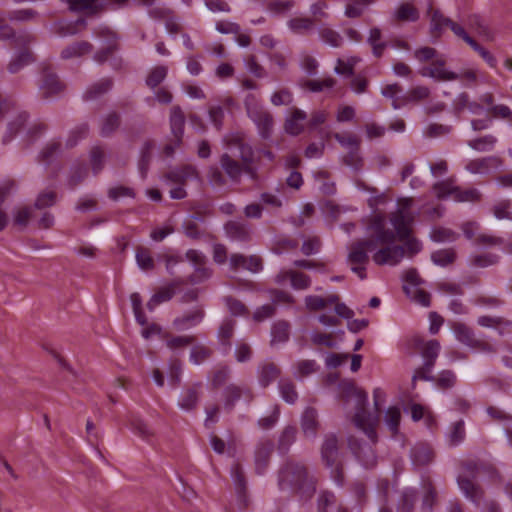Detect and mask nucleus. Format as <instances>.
<instances>
[{
	"mask_svg": "<svg viewBox=\"0 0 512 512\" xmlns=\"http://www.w3.org/2000/svg\"><path fill=\"white\" fill-rule=\"evenodd\" d=\"M277 482L280 490H291L305 500L311 499L317 488V479L309 475L307 467L290 458L280 466Z\"/></svg>",
	"mask_w": 512,
	"mask_h": 512,
	"instance_id": "obj_1",
	"label": "nucleus"
},
{
	"mask_svg": "<svg viewBox=\"0 0 512 512\" xmlns=\"http://www.w3.org/2000/svg\"><path fill=\"white\" fill-rule=\"evenodd\" d=\"M130 0H74L69 8L73 12H85L96 16L109 10H117L128 5Z\"/></svg>",
	"mask_w": 512,
	"mask_h": 512,
	"instance_id": "obj_2",
	"label": "nucleus"
},
{
	"mask_svg": "<svg viewBox=\"0 0 512 512\" xmlns=\"http://www.w3.org/2000/svg\"><path fill=\"white\" fill-rule=\"evenodd\" d=\"M456 339L473 349L480 350L486 353H493L496 351L494 345L484 339V335L477 336L475 331L464 323H456L453 327Z\"/></svg>",
	"mask_w": 512,
	"mask_h": 512,
	"instance_id": "obj_3",
	"label": "nucleus"
},
{
	"mask_svg": "<svg viewBox=\"0 0 512 512\" xmlns=\"http://www.w3.org/2000/svg\"><path fill=\"white\" fill-rule=\"evenodd\" d=\"M246 111L248 117L256 125L259 136L264 140L270 139L274 128L272 114L257 103H246Z\"/></svg>",
	"mask_w": 512,
	"mask_h": 512,
	"instance_id": "obj_4",
	"label": "nucleus"
},
{
	"mask_svg": "<svg viewBox=\"0 0 512 512\" xmlns=\"http://www.w3.org/2000/svg\"><path fill=\"white\" fill-rule=\"evenodd\" d=\"M464 467L465 470L468 472V475L458 476V486L467 499L478 505L483 497V490L474 481V478L476 477V474L478 472L477 464L475 462L470 461L466 463Z\"/></svg>",
	"mask_w": 512,
	"mask_h": 512,
	"instance_id": "obj_5",
	"label": "nucleus"
},
{
	"mask_svg": "<svg viewBox=\"0 0 512 512\" xmlns=\"http://www.w3.org/2000/svg\"><path fill=\"white\" fill-rule=\"evenodd\" d=\"M224 232L231 242L248 244L253 239L252 225L245 220H229L224 224Z\"/></svg>",
	"mask_w": 512,
	"mask_h": 512,
	"instance_id": "obj_6",
	"label": "nucleus"
},
{
	"mask_svg": "<svg viewBox=\"0 0 512 512\" xmlns=\"http://www.w3.org/2000/svg\"><path fill=\"white\" fill-rule=\"evenodd\" d=\"M244 398L248 403L254 399V394L249 387L239 386L235 383H230L222 391L223 408L226 412L230 413L234 410L236 403Z\"/></svg>",
	"mask_w": 512,
	"mask_h": 512,
	"instance_id": "obj_7",
	"label": "nucleus"
},
{
	"mask_svg": "<svg viewBox=\"0 0 512 512\" xmlns=\"http://www.w3.org/2000/svg\"><path fill=\"white\" fill-rule=\"evenodd\" d=\"M202 391L203 383L200 381L186 385L179 395L177 402L178 407L185 412L194 411L199 405Z\"/></svg>",
	"mask_w": 512,
	"mask_h": 512,
	"instance_id": "obj_8",
	"label": "nucleus"
},
{
	"mask_svg": "<svg viewBox=\"0 0 512 512\" xmlns=\"http://www.w3.org/2000/svg\"><path fill=\"white\" fill-rule=\"evenodd\" d=\"M377 248L376 241L373 239H361L353 242L349 247L347 262L350 264H368V252H373Z\"/></svg>",
	"mask_w": 512,
	"mask_h": 512,
	"instance_id": "obj_9",
	"label": "nucleus"
},
{
	"mask_svg": "<svg viewBox=\"0 0 512 512\" xmlns=\"http://www.w3.org/2000/svg\"><path fill=\"white\" fill-rule=\"evenodd\" d=\"M274 448V442L268 438L260 439L256 443L254 450V465L256 474L263 475L266 472Z\"/></svg>",
	"mask_w": 512,
	"mask_h": 512,
	"instance_id": "obj_10",
	"label": "nucleus"
},
{
	"mask_svg": "<svg viewBox=\"0 0 512 512\" xmlns=\"http://www.w3.org/2000/svg\"><path fill=\"white\" fill-rule=\"evenodd\" d=\"M65 89V84L60 81L58 75L49 68L42 71V82L39 85L41 98L49 100L58 96Z\"/></svg>",
	"mask_w": 512,
	"mask_h": 512,
	"instance_id": "obj_11",
	"label": "nucleus"
},
{
	"mask_svg": "<svg viewBox=\"0 0 512 512\" xmlns=\"http://www.w3.org/2000/svg\"><path fill=\"white\" fill-rule=\"evenodd\" d=\"M231 478L237 496L239 509H246L249 505V495L247 490V480L241 464L235 463L231 467Z\"/></svg>",
	"mask_w": 512,
	"mask_h": 512,
	"instance_id": "obj_12",
	"label": "nucleus"
},
{
	"mask_svg": "<svg viewBox=\"0 0 512 512\" xmlns=\"http://www.w3.org/2000/svg\"><path fill=\"white\" fill-rule=\"evenodd\" d=\"M385 247L378 249L372 256L376 265L395 266L401 262L405 255L404 247L400 245L384 244Z\"/></svg>",
	"mask_w": 512,
	"mask_h": 512,
	"instance_id": "obj_13",
	"label": "nucleus"
},
{
	"mask_svg": "<svg viewBox=\"0 0 512 512\" xmlns=\"http://www.w3.org/2000/svg\"><path fill=\"white\" fill-rule=\"evenodd\" d=\"M354 424L361 429L372 443L377 442L375 426L378 421L377 415H372L366 408H358L353 417Z\"/></svg>",
	"mask_w": 512,
	"mask_h": 512,
	"instance_id": "obj_14",
	"label": "nucleus"
},
{
	"mask_svg": "<svg viewBox=\"0 0 512 512\" xmlns=\"http://www.w3.org/2000/svg\"><path fill=\"white\" fill-rule=\"evenodd\" d=\"M354 424L361 429L372 443L377 442L375 426L378 421L377 415H372L366 408H358L353 417Z\"/></svg>",
	"mask_w": 512,
	"mask_h": 512,
	"instance_id": "obj_15",
	"label": "nucleus"
},
{
	"mask_svg": "<svg viewBox=\"0 0 512 512\" xmlns=\"http://www.w3.org/2000/svg\"><path fill=\"white\" fill-rule=\"evenodd\" d=\"M368 230L373 231L368 239L376 241V246L378 244H393L396 240L394 231L385 227V220L381 215H375L372 218Z\"/></svg>",
	"mask_w": 512,
	"mask_h": 512,
	"instance_id": "obj_16",
	"label": "nucleus"
},
{
	"mask_svg": "<svg viewBox=\"0 0 512 512\" xmlns=\"http://www.w3.org/2000/svg\"><path fill=\"white\" fill-rule=\"evenodd\" d=\"M205 317V311L202 307L197 306L190 311L177 316L172 321L173 328L178 332H183L198 326Z\"/></svg>",
	"mask_w": 512,
	"mask_h": 512,
	"instance_id": "obj_17",
	"label": "nucleus"
},
{
	"mask_svg": "<svg viewBox=\"0 0 512 512\" xmlns=\"http://www.w3.org/2000/svg\"><path fill=\"white\" fill-rule=\"evenodd\" d=\"M230 268L232 270H247L252 273H259L263 270V261L259 256H245L240 253H234L229 259Z\"/></svg>",
	"mask_w": 512,
	"mask_h": 512,
	"instance_id": "obj_18",
	"label": "nucleus"
},
{
	"mask_svg": "<svg viewBox=\"0 0 512 512\" xmlns=\"http://www.w3.org/2000/svg\"><path fill=\"white\" fill-rule=\"evenodd\" d=\"M321 459L325 467H331L339 459V441L335 434H326L321 445Z\"/></svg>",
	"mask_w": 512,
	"mask_h": 512,
	"instance_id": "obj_19",
	"label": "nucleus"
},
{
	"mask_svg": "<svg viewBox=\"0 0 512 512\" xmlns=\"http://www.w3.org/2000/svg\"><path fill=\"white\" fill-rule=\"evenodd\" d=\"M186 118L182 108L179 105L173 106L170 109L169 125L171 134L174 137V142L180 146L184 136Z\"/></svg>",
	"mask_w": 512,
	"mask_h": 512,
	"instance_id": "obj_20",
	"label": "nucleus"
},
{
	"mask_svg": "<svg viewBox=\"0 0 512 512\" xmlns=\"http://www.w3.org/2000/svg\"><path fill=\"white\" fill-rule=\"evenodd\" d=\"M420 74L424 77H431L440 81H452L459 79V75L445 68V60L438 59L433 62L432 67H424Z\"/></svg>",
	"mask_w": 512,
	"mask_h": 512,
	"instance_id": "obj_21",
	"label": "nucleus"
},
{
	"mask_svg": "<svg viewBox=\"0 0 512 512\" xmlns=\"http://www.w3.org/2000/svg\"><path fill=\"white\" fill-rule=\"evenodd\" d=\"M120 43L108 44L105 47L97 50L93 55V60L99 65H103L111 59L110 63L113 69H120L123 64L121 57H114L113 55L120 50Z\"/></svg>",
	"mask_w": 512,
	"mask_h": 512,
	"instance_id": "obj_22",
	"label": "nucleus"
},
{
	"mask_svg": "<svg viewBox=\"0 0 512 512\" xmlns=\"http://www.w3.org/2000/svg\"><path fill=\"white\" fill-rule=\"evenodd\" d=\"M300 424L304 436L314 439L320 426L317 410L313 407H306L301 415Z\"/></svg>",
	"mask_w": 512,
	"mask_h": 512,
	"instance_id": "obj_23",
	"label": "nucleus"
},
{
	"mask_svg": "<svg viewBox=\"0 0 512 512\" xmlns=\"http://www.w3.org/2000/svg\"><path fill=\"white\" fill-rule=\"evenodd\" d=\"M256 373L259 385L267 388L280 377L281 369L273 362H263L258 365Z\"/></svg>",
	"mask_w": 512,
	"mask_h": 512,
	"instance_id": "obj_24",
	"label": "nucleus"
},
{
	"mask_svg": "<svg viewBox=\"0 0 512 512\" xmlns=\"http://www.w3.org/2000/svg\"><path fill=\"white\" fill-rule=\"evenodd\" d=\"M412 465L420 468L429 465L434 459V452L430 446L424 443L415 444L409 452Z\"/></svg>",
	"mask_w": 512,
	"mask_h": 512,
	"instance_id": "obj_25",
	"label": "nucleus"
},
{
	"mask_svg": "<svg viewBox=\"0 0 512 512\" xmlns=\"http://www.w3.org/2000/svg\"><path fill=\"white\" fill-rule=\"evenodd\" d=\"M235 325L236 323L234 320L225 319L218 328L217 340L223 355L229 354L231 350V339L234 335Z\"/></svg>",
	"mask_w": 512,
	"mask_h": 512,
	"instance_id": "obj_26",
	"label": "nucleus"
},
{
	"mask_svg": "<svg viewBox=\"0 0 512 512\" xmlns=\"http://www.w3.org/2000/svg\"><path fill=\"white\" fill-rule=\"evenodd\" d=\"M339 388L346 398H355L356 407L366 408L368 405V394L363 389L358 388L353 381L343 380L339 384Z\"/></svg>",
	"mask_w": 512,
	"mask_h": 512,
	"instance_id": "obj_27",
	"label": "nucleus"
},
{
	"mask_svg": "<svg viewBox=\"0 0 512 512\" xmlns=\"http://www.w3.org/2000/svg\"><path fill=\"white\" fill-rule=\"evenodd\" d=\"M502 165V160L496 156H488L484 158L471 160L466 169L473 174L489 173L492 169H496Z\"/></svg>",
	"mask_w": 512,
	"mask_h": 512,
	"instance_id": "obj_28",
	"label": "nucleus"
},
{
	"mask_svg": "<svg viewBox=\"0 0 512 512\" xmlns=\"http://www.w3.org/2000/svg\"><path fill=\"white\" fill-rule=\"evenodd\" d=\"M221 169L226 173L229 179L234 183H239L244 173V167L240 162L233 159L228 153L221 155L219 160Z\"/></svg>",
	"mask_w": 512,
	"mask_h": 512,
	"instance_id": "obj_29",
	"label": "nucleus"
},
{
	"mask_svg": "<svg viewBox=\"0 0 512 512\" xmlns=\"http://www.w3.org/2000/svg\"><path fill=\"white\" fill-rule=\"evenodd\" d=\"M113 87V80L110 77H105L97 82L89 85L82 95L84 101H93L101 98Z\"/></svg>",
	"mask_w": 512,
	"mask_h": 512,
	"instance_id": "obj_30",
	"label": "nucleus"
},
{
	"mask_svg": "<svg viewBox=\"0 0 512 512\" xmlns=\"http://www.w3.org/2000/svg\"><path fill=\"white\" fill-rule=\"evenodd\" d=\"M305 120H307L306 112L299 108H293L291 115L285 120V132L292 136H298L304 130L303 122Z\"/></svg>",
	"mask_w": 512,
	"mask_h": 512,
	"instance_id": "obj_31",
	"label": "nucleus"
},
{
	"mask_svg": "<svg viewBox=\"0 0 512 512\" xmlns=\"http://www.w3.org/2000/svg\"><path fill=\"white\" fill-rule=\"evenodd\" d=\"M240 159L241 164L244 167V173L248 175L251 180L256 181L258 179V168L254 165V150L248 145L241 143L240 144Z\"/></svg>",
	"mask_w": 512,
	"mask_h": 512,
	"instance_id": "obj_32",
	"label": "nucleus"
},
{
	"mask_svg": "<svg viewBox=\"0 0 512 512\" xmlns=\"http://www.w3.org/2000/svg\"><path fill=\"white\" fill-rule=\"evenodd\" d=\"M422 489L423 495L420 512H433V509L438 502V492L429 478L423 480Z\"/></svg>",
	"mask_w": 512,
	"mask_h": 512,
	"instance_id": "obj_33",
	"label": "nucleus"
},
{
	"mask_svg": "<svg viewBox=\"0 0 512 512\" xmlns=\"http://www.w3.org/2000/svg\"><path fill=\"white\" fill-rule=\"evenodd\" d=\"M297 427L295 425H287L280 432L277 442V451L281 456L287 455L291 446L297 438Z\"/></svg>",
	"mask_w": 512,
	"mask_h": 512,
	"instance_id": "obj_34",
	"label": "nucleus"
},
{
	"mask_svg": "<svg viewBox=\"0 0 512 512\" xmlns=\"http://www.w3.org/2000/svg\"><path fill=\"white\" fill-rule=\"evenodd\" d=\"M121 125V115L116 111H110L100 120L99 134L103 138L112 136Z\"/></svg>",
	"mask_w": 512,
	"mask_h": 512,
	"instance_id": "obj_35",
	"label": "nucleus"
},
{
	"mask_svg": "<svg viewBox=\"0 0 512 512\" xmlns=\"http://www.w3.org/2000/svg\"><path fill=\"white\" fill-rule=\"evenodd\" d=\"M290 338V324L286 320H277L271 326V346L286 343Z\"/></svg>",
	"mask_w": 512,
	"mask_h": 512,
	"instance_id": "obj_36",
	"label": "nucleus"
},
{
	"mask_svg": "<svg viewBox=\"0 0 512 512\" xmlns=\"http://www.w3.org/2000/svg\"><path fill=\"white\" fill-rule=\"evenodd\" d=\"M94 49V46L88 41H77L66 46L61 51V58L64 60L81 57L86 54H90Z\"/></svg>",
	"mask_w": 512,
	"mask_h": 512,
	"instance_id": "obj_37",
	"label": "nucleus"
},
{
	"mask_svg": "<svg viewBox=\"0 0 512 512\" xmlns=\"http://www.w3.org/2000/svg\"><path fill=\"white\" fill-rule=\"evenodd\" d=\"M164 339L166 347L173 352L184 350L196 341V338L193 335L174 336L168 333L164 335Z\"/></svg>",
	"mask_w": 512,
	"mask_h": 512,
	"instance_id": "obj_38",
	"label": "nucleus"
},
{
	"mask_svg": "<svg viewBox=\"0 0 512 512\" xmlns=\"http://www.w3.org/2000/svg\"><path fill=\"white\" fill-rule=\"evenodd\" d=\"M417 499L418 492L415 488H405L397 501V512H413Z\"/></svg>",
	"mask_w": 512,
	"mask_h": 512,
	"instance_id": "obj_39",
	"label": "nucleus"
},
{
	"mask_svg": "<svg viewBox=\"0 0 512 512\" xmlns=\"http://www.w3.org/2000/svg\"><path fill=\"white\" fill-rule=\"evenodd\" d=\"M430 259L434 265L445 268L456 261L457 252L454 248L439 249L431 253Z\"/></svg>",
	"mask_w": 512,
	"mask_h": 512,
	"instance_id": "obj_40",
	"label": "nucleus"
},
{
	"mask_svg": "<svg viewBox=\"0 0 512 512\" xmlns=\"http://www.w3.org/2000/svg\"><path fill=\"white\" fill-rule=\"evenodd\" d=\"M154 149V143L151 140H147L141 147L140 158L138 161V169L143 179L146 178L150 163L152 160V151Z\"/></svg>",
	"mask_w": 512,
	"mask_h": 512,
	"instance_id": "obj_41",
	"label": "nucleus"
},
{
	"mask_svg": "<svg viewBox=\"0 0 512 512\" xmlns=\"http://www.w3.org/2000/svg\"><path fill=\"white\" fill-rule=\"evenodd\" d=\"M374 2L375 0H350L345 6L344 15L351 19L359 18Z\"/></svg>",
	"mask_w": 512,
	"mask_h": 512,
	"instance_id": "obj_42",
	"label": "nucleus"
},
{
	"mask_svg": "<svg viewBox=\"0 0 512 512\" xmlns=\"http://www.w3.org/2000/svg\"><path fill=\"white\" fill-rule=\"evenodd\" d=\"M34 61H35V58L32 55V53L26 47H24V49L21 50L16 55V57L10 61L9 65H8V70L12 74L17 73L22 68L33 63Z\"/></svg>",
	"mask_w": 512,
	"mask_h": 512,
	"instance_id": "obj_43",
	"label": "nucleus"
},
{
	"mask_svg": "<svg viewBox=\"0 0 512 512\" xmlns=\"http://www.w3.org/2000/svg\"><path fill=\"white\" fill-rule=\"evenodd\" d=\"M355 456L366 469L373 468L377 463V455L368 444L360 446L354 451Z\"/></svg>",
	"mask_w": 512,
	"mask_h": 512,
	"instance_id": "obj_44",
	"label": "nucleus"
},
{
	"mask_svg": "<svg viewBox=\"0 0 512 512\" xmlns=\"http://www.w3.org/2000/svg\"><path fill=\"white\" fill-rule=\"evenodd\" d=\"M289 29L295 34H307L314 30V20L309 17L291 18L287 23Z\"/></svg>",
	"mask_w": 512,
	"mask_h": 512,
	"instance_id": "obj_45",
	"label": "nucleus"
},
{
	"mask_svg": "<svg viewBox=\"0 0 512 512\" xmlns=\"http://www.w3.org/2000/svg\"><path fill=\"white\" fill-rule=\"evenodd\" d=\"M501 257L492 252L471 255L469 258L470 265L477 268H486L499 263Z\"/></svg>",
	"mask_w": 512,
	"mask_h": 512,
	"instance_id": "obj_46",
	"label": "nucleus"
},
{
	"mask_svg": "<svg viewBox=\"0 0 512 512\" xmlns=\"http://www.w3.org/2000/svg\"><path fill=\"white\" fill-rule=\"evenodd\" d=\"M318 33L321 41L333 48L341 47L344 42L340 33L328 26L320 27Z\"/></svg>",
	"mask_w": 512,
	"mask_h": 512,
	"instance_id": "obj_47",
	"label": "nucleus"
},
{
	"mask_svg": "<svg viewBox=\"0 0 512 512\" xmlns=\"http://www.w3.org/2000/svg\"><path fill=\"white\" fill-rule=\"evenodd\" d=\"M465 436L466 432L464 421L461 419L454 422L450 427L449 433L447 434L448 445L450 447H457L464 441Z\"/></svg>",
	"mask_w": 512,
	"mask_h": 512,
	"instance_id": "obj_48",
	"label": "nucleus"
},
{
	"mask_svg": "<svg viewBox=\"0 0 512 512\" xmlns=\"http://www.w3.org/2000/svg\"><path fill=\"white\" fill-rule=\"evenodd\" d=\"M278 388L282 399L288 404H295L298 400V393L292 380L280 379Z\"/></svg>",
	"mask_w": 512,
	"mask_h": 512,
	"instance_id": "obj_49",
	"label": "nucleus"
},
{
	"mask_svg": "<svg viewBox=\"0 0 512 512\" xmlns=\"http://www.w3.org/2000/svg\"><path fill=\"white\" fill-rule=\"evenodd\" d=\"M439 352L440 343L436 339H432L426 342L420 353L424 358V362H426L427 369H429L430 366L435 365Z\"/></svg>",
	"mask_w": 512,
	"mask_h": 512,
	"instance_id": "obj_50",
	"label": "nucleus"
},
{
	"mask_svg": "<svg viewBox=\"0 0 512 512\" xmlns=\"http://www.w3.org/2000/svg\"><path fill=\"white\" fill-rule=\"evenodd\" d=\"M90 131V127L88 123H81L75 126L70 130L68 137L66 139V147L73 148L75 147L81 140L87 138Z\"/></svg>",
	"mask_w": 512,
	"mask_h": 512,
	"instance_id": "obj_51",
	"label": "nucleus"
},
{
	"mask_svg": "<svg viewBox=\"0 0 512 512\" xmlns=\"http://www.w3.org/2000/svg\"><path fill=\"white\" fill-rule=\"evenodd\" d=\"M29 114L27 112H21L18 114L15 120L8 124L7 132L3 136V143L10 142L14 136L20 131V129L27 123Z\"/></svg>",
	"mask_w": 512,
	"mask_h": 512,
	"instance_id": "obj_52",
	"label": "nucleus"
},
{
	"mask_svg": "<svg viewBox=\"0 0 512 512\" xmlns=\"http://www.w3.org/2000/svg\"><path fill=\"white\" fill-rule=\"evenodd\" d=\"M61 153V142L52 140L46 144V146L39 153V161L45 163L46 165L50 164L54 159H56Z\"/></svg>",
	"mask_w": 512,
	"mask_h": 512,
	"instance_id": "obj_53",
	"label": "nucleus"
},
{
	"mask_svg": "<svg viewBox=\"0 0 512 512\" xmlns=\"http://www.w3.org/2000/svg\"><path fill=\"white\" fill-rule=\"evenodd\" d=\"M213 355V350L203 344L194 345L191 348L189 360L194 365H200L210 359Z\"/></svg>",
	"mask_w": 512,
	"mask_h": 512,
	"instance_id": "obj_54",
	"label": "nucleus"
},
{
	"mask_svg": "<svg viewBox=\"0 0 512 512\" xmlns=\"http://www.w3.org/2000/svg\"><path fill=\"white\" fill-rule=\"evenodd\" d=\"M136 262L140 269L144 271H151L155 268L154 259L151 251L143 246H138L136 249Z\"/></svg>",
	"mask_w": 512,
	"mask_h": 512,
	"instance_id": "obj_55",
	"label": "nucleus"
},
{
	"mask_svg": "<svg viewBox=\"0 0 512 512\" xmlns=\"http://www.w3.org/2000/svg\"><path fill=\"white\" fill-rule=\"evenodd\" d=\"M337 497L331 490H320L317 495L316 507L317 512H329V507L336 504Z\"/></svg>",
	"mask_w": 512,
	"mask_h": 512,
	"instance_id": "obj_56",
	"label": "nucleus"
},
{
	"mask_svg": "<svg viewBox=\"0 0 512 512\" xmlns=\"http://www.w3.org/2000/svg\"><path fill=\"white\" fill-rule=\"evenodd\" d=\"M168 69L164 65H159L151 69L146 77L145 83L150 89L158 87L167 77Z\"/></svg>",
	"mask_w": 512,
	"mask_h": 512,
	"instance_id": "obj_57",
	"label": "nucleus"
},
{
	"mask_svg": "<svg viewBox=\"0 0 512 512\" xmlns=\"http://www.w3.org/2000/svg\"><path fill=\"white\" fill-rule=\"evenodd\" d=\"M458 237L455 231L445 227H435L430 233V239L435 243L454 242Z\"/></svg>",
	"mask_w": 512,
	"mask_h": 512,
	"instance_id": "obj_58",
	"label": "nucleus"
},
{
	"mask_svg": "<svg viewBox=\"0 0 512 512\" xmlns=\"http://www.w3.org/2000/svg\"><path fill=\"white\" fill-rule=\"evenodd\" d=\"M473 244L482 248H491V247H505V240L502 237L494 236L486 233H481L477 235L474 239Z\"/></svg>",
	"mask_w": 512,
	"mask_h": 512,
	"instance_id": "obj_59",
	"label": "nucleus"
},
{
	"mask_svg": "<svg viewBox=\"0 0 512 512\" xmlns=\"http://www.w3.org/2000/svg\"><path fill=\"white\" fill-rule=\"evenodd\" d=\"M105 151L101 146H94L90 150V164L94 175H98L104 168Z\"/></svg>",
	"mask_w": 512,
	"mask_h": 512,
	"instance_id": "obj_60",
	"label": "nucleus"
},
{
	"mask_svg": "<svg viewBox=\"0 0 512 512\" xmlns=\"http://www.w3.org/2000/svg\"><path fill=\"white\" fill-rule=\"evenodd\" d=\"M497 139L495 136L488 134L480 138L468 141V146L473 150L484 152L493 150Z\"/></svg>",
	"mask_w": 512,
	"mask_h": 512,
	"instance_id": "obj_61",
	"label": "nucleus"
},
{
	"mask_svg": "<svg viewBox=\"0 0 512 512\" xmlns=\"http://www.w3.org/2000/svg\"><path fill=\"white\" fill-rule=\"evenodd\" d=\"M182 363L179 359H171L168 363V382L171 387L177 388L181 383Z\"/></svg>",
	"mask_w": 512,
	"mask_h": 512,
	"instance_id": "obj_62",
	"label": "nucleus"
},
{
	"mask_svg": "<svg viewBox=\"0 0 512 512\" xmlns=\"http://www.w3.org/2000/svg\"><path fill=\"white\" fill-rule=\"evenodd\" d=\"M88 175V169L86 164L79 163L75 164L70 169V176L68 179V185L73 189L78 186Z\"/></svg>",
	"mask_w": 512,
	"mask_h": 512,
	"instance_id": "obj_63",
	"label": "nucleus"
},
{
	"mask_svg": "<svg viewBox=\"0 0 512 512\" xmlns=\"http://www.w3.org/2000/svg\"><path fill=\"white\" fill-rule=\"evenodd\" d=\"M392 224L395 229L394 233L399 238V240L402 241L410 237L411 228L402 213L393 218Z\"/></svg>",
	"mask_w": 512,
	"mask_h": 512,
	"instance_id": "obj_64",
	"label": "nucleus"
}]
</instances>
